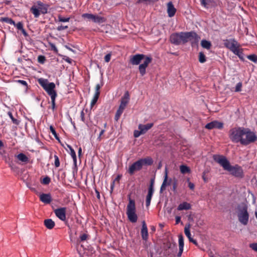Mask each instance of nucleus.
I'll list each match as a JSON object with an SVG mask.
<instances>
[{
	"mask_svg": "<svg viewBox=\"0 0 257 257\" xmlns=\"http://www.w3.org/2000/svg\"><path fill=\"white\" fill-rule=\"evenodd\" d=\"M228 137L232 143H239L243 146H247L257 141L255 134L250 129L239 126L231 128L228 132Z\"/></svg>",
	"mask_w": 257,
	"mask_h": 257,
	"instance_id": "obj_1",
	"label": "nucleus"
},
{
	"mask_svg": "<svg viewBox=\"0 0 257 257\" xmlns=\"http://www.w3.org/2000/svg\"><path fill=\"white\" fill-rule=\"evenodd\" d=\"M213 160L218 163L224 170L230 172L232 176L241 178L243 177V171L242 168L238 165L231 166L226 158L222 155H214Z\"/></svg>",
	"mask_w": 257,
	"mask_h": 257,
	"instance_id": "obj_2",
	"label": "nucleus"
},
{
	"mask_svg": "<svg viewBox=\"0 0 257 257\" xmlns=\"http://www.w3.org/2000/svg\"><path fill=\"white\" fill-rule=\"evenodd\" d=\"M199 38L196 33L191 31L173 33L170 36V41L175 45H179L181 44H184L188 41H191L192 43H197Z\"/></svg>",
	"mask_w": 257,
	"mask_h": 257,
	"instance_id": "obj_3",
	"label": "nucleus"
},
{
	"mask_svg": "<svg viewBox=\"0 0 257 257\" xmlns=\"http://www.w3.org/2000/svg\"><path fill=\"white\" fill-rule=\"evenodd\" d=\"M144 59L143 63L140 64L139 67V72L142 76H143L146 73V68L152 62V58L144 54H138L132 56L130 58V63L134 65H139L142 60Z\"/></svg>",
	"mask_w": 257,
	"mask_h": 257,
	"instance_id": "obj_4",
	"label": "nucleus"
},
{
	"mask_svg": "<svg viewBox=\"0 0 257 257\" xmlns=\"http://www.w3.org/2000/svg\"><path fill=\"white\" fill-rule=\"evenodd\" d=\"M38 82L40 85L51 97V108L54 111L56 108L55 99L57 96V92L55 90L56 87L55 83L54 82H49L47 79L42 78L39 79Z\"/></svg>",
	"mask_w": 257,
	"mask_h": 257,
	"instance_id": "obj_5",
	"label": "nucleus"
},
{
	"mask_svg": "<svg viewBox=\"0 0 257 257\" xmlns=\"http://www.w3.org/2000/svg\"><path fill=\"white\" fill-rule=\"evenodd\" d=\"M153 163V160L150 157L139 159L130 166L127 172L131 175H132L135 172L141 170L143 166H150Z\"/></svg>",
	"mask_w": 257,
	"mask_h": 257,
	"instance_id": "obj_6",
	"label": "nucleus"
},
{
	"mask_svg": "<svg viewBox=\"0 0 257 257\" xmlns=\"http://www.w3.org/2000/svg\"><path fill=\"white\" fill-rule=\"evenodd\" d=\"M126 214L131 222L135 223L137 221L138 216L136 213L135 201L134 200L131 199L130 197L126 207Z\"/></svg>",
	"mask_w": 257,
	"mask_h": 257,
	"instance_id": "obj_7",
	"label": "nucleus"
},
{
	"mask_svg": "<svg viewBox=\"0 0 257 257\" xmlns=\"http://www.w3.org/2000/svg\"><path fill=\"white\" fill-rule=\"evenodd\" d=\"M30 12L34 15L36 18H38L41 13L45 14L47 13V8L41 1H37L31 8Z\"/></svg>",
	"mask_w": 257,
	"mask_h": 257,
	"instance_id": "obj_8",
	"label": "nucleus"
},
{
	"mask_svg": "<svg viewBox=\"0 0 257 257\" xmlns=\"http://www.w3.org/2000/svg\"><path fill=\"white\" fill-rule=\"evenodd\" d=\"M237 217L239 221L243 225L247 224L249 219V214L247 211V207L244 205L241 207L238 208Z\"/></svg>",
	"mask_w": 257,
	"mask_h": 257,
	"instance_id": "obj_9",
	"label": "nucleus"
},
{
	"mask_svg": "<svg viewBox=\"0 0 257 257\" xmlns=\"http://www.w3.org/2000/svg\"><path fill=\"white\" fill-rule=\"evenodd\" d=\"M224 46L232 53L240 47V44L234 39H225L223 40Z\"/></svg>",
	"mask_w": 257,
	"mask_h": 257,
	"instance_id": "obj_10",
	"label": "nucleus"
},
{
	"mask_svg": "<svg viewBox=\"0 0 257 257\" xmlns=\"http://www.w3.org/2000/svg\"><path fill=\"white\" fill-rule=\"evenodd\" d=\"M154 179H152L151 180L150 184L148 188V194L146 196V205L147 207H148L151 204V199L154 192Z\"/></svg>",
	"mask_w": 257,
	"mask_h": 257,
	"instance_id": "obj_11",
	"label": "nucleus"
},
{
	"mask_svg": "<svg viewBox=\"0 0 257 257\" xmlns=\"http://www.w3.org/2000/svg\"><path fill=\"white\" fill-rule=\"evenodd\" d=\"M173 179L171 178L168 179V169L167 167H166L165 170V175L164 177V180L163 183L161 186L160 188V192L162 193L165 189L167 186H170L171 184L173 183Z\"/></svg>",
	"mask_w": 257,
	"mask_h": 257,
	"instance_id": "obj_12",
	"label": "nucleus"
},
{
	"mask_svg": "<svg viewBox=\"0 0 257 257\" xmlns=\"http://www.w3.org/2000/svg\"><path fill=\"white\" fill-rule=\"evenodd\" d=\"M66 208L65 207L57 208L54 211L56 216L62 221L66 220Z\"/></svg>",
	"mask_w": 257,
	"mask_h": 257,
	"instance_id": "obj_13",
	"label": "nucleus"
},
{
	"mask_svg": "<svg viewBox=\"0 0 257 257\" xmlns=\"http://www.w3.org/2000/svg\"><path fill=\"white\" fill-rule=\"evenodd\" d=\"M223 127V123L217 120L212 121L206 124L205 127L208 130L213 128L222 129Z\"/></svg>",
	"mask_w": 257,
	"mask_h": 257,
	"instance_id": "obj_14",
	"label": "nucleus"
},
{
	"mask_svg": "<svg viewBox=\"0 0 257 257\" xmlns=\"http://www.w3.org/2000/svg\"><path fill=\"white\" fill-rule=\"evenodd\" d=\"M167 13L168 15V16L170 18L173 17L175 16L176 13V9L174 7L173 3L172 2H169L167 5Z\"/></svg>",
	"mask_w": 257,
	"mask_h": 257,
	"instance_id": "obj_15",
	"label": "nucleus"
},
{
	"mask_svg": "<svg viewBox=\"0 0 257 257\" xmlns=\"http://www.w3.org/2000/svg\"><path fill=\"white\" fill-rule=\"evenodd\" d=\"M141 233L143 240H147L148 239V228L145 221H142V227L141 229Z\"/></svg>",
	"mask_w": 257,
	"mask_h": 257,
	"instance_id": "obj_16",
	"label": "nucleus"
},
{
	"mask_svg": "<svg viewBox=\"0 0 257 257\" xmlns=\"http://www.w3.org/2000/svg\"><path fill=\"white\" fill-rule=\"evenodd\" d=\"M40 200L45 204H50L52 199L50 194L42 193L40 195Z\"/></svg>",
	"mask_w": 257,
	"mask_h": 257,
	"instance_id": "obj_17",
	"label": "nucleus"
},
{
	"mask_svg": "<svg viewBox=\"0 0 257 257\" xmlns=\"http://www.w3.org/2000/svg\"><path fill=\"white\" fill-rule=\"evenodd\" d=\"M80 118L82 121L87 124V119H90V113L87 109H83L80 112Z\"/></svg>",
	"mask_w": 257,
	"mask_h": 257,
	"instance_id": "obj_18",
	"label": "nucleus"
},
{
	"mask_svg": "<svg viewBox=\"0 0 257 257\" xmlns=\"http://www.w3.org/2000/svg\"><path fill=\"white\" fill-rule=\"evenodd\" d=\"M126 106V105L125 104H122L120 102L119 107H118L117 110L116 111L115 116H114V119L116 121H117L119 119L120 116L122 114V113L123 112V110L125 108Z\"/></svg>",
	"mask_w": 257,
	"mask_h": 257,
	"instance_id": "obj_19",
	"label": "nucleus"
},
{
	"mask_svg": "<svg viewBox=\"0 0 257 257\" xmlns=\"http://www.w3.org/2000/svg\"><path fill=\"white\" fill-rule=\"evenodd\" d=\"M153 125V123H147L146 124H140L138 126V128L142 131L143 134H145L148 130L151 129Z\"/></svg>",
	"mask_w": 257,
	"mask_h": 257,
	"instance_id": "obj_20",
	"label": "nucleus"
},
{
	"mask_svg": "<svg viewBox=\"0 0 257 257\" xmlns=\"http://www.w3.org/2000/svg\"><path fill=\"white\" fill-rule=\"evenodd\" d=\"M191 208V205L190 203L187 202H183V203L180 204L178 207L177 210L179 211H181L183 210H189Z\"/></svg>",
	"mask_w": 257,
	"mask_h": 257,
	"instance_id": "obj_21",
	"label": "nucleus"
},
{
	"mask_svg": "<svg viewBox=\"0 0 257 257\" xmlns=\"http://www.w3.org/2000/svg\"><path fill=\"white\" fill-rule=\"evenodd\" d=\"M15 157L20 161L25 164L28 163L29 161L28 157L24 153H20L18 155H16Z\"/></svg>",
	"mask_w": 257,
	"mask_h": 257,
	"instance_id": "obj_22",
	"label": "nucleus"
},
{
	"mask_svg": "<svg viewBox=\"0 0 257 257\" xmlns=\"http://www.w3.org/2000/svg\"><path fill=\"white\" fill-rule=\"evenodd\" d=\"M44 224L46 227L49 229H51L55 226V223L51 219H47L44 220Z\"/></svg>",
	"mask_w": 257,
	"mask_h": 257,
	"instance_id": "obj_23",
	"label": "nucleus"
},
{
	"mask_svg": "<svg viewBox=\"0 0 257 257\" xmlns=\"http://www.w3.org/2000/svg\"><path fill=\"white\" fill-rule=\"evenodd\" d=\"M130 99V96L129 92L128 91H126L125 92L123 96L121 98L120 102L122 104H124L126 105H127L129 102Z\"/></svg>",
	"mask_w": 257,
	"mask_h": 257,
	"instance_id": "obj_24",
	"label": "nucleus"
},
{
	"mask_svg": "<svg viewBox=\"0 0 257 257\" xmlns=\"http://www.w3.org/2000/svg\"><path fill=\"white\" fill-rule=\"evenodd\" d=\"M106 21V19L105 18L94 15L93 22L97 24H101L105 23Z\"/></svg>",
	"mask_w": 257,
	"mask_h": 257,
	"instance_id": "obj_25",
	"label": "nucleus"
},
{
	"mask_svg": "<svg viewBox=\"0 0 257 257\" xmlns=\"http://www.w3.org/2000/svg\"><path fill=\"white\" fill-rule=\"evenodd\" d=\"M201 46L204 49L207 50H209L211 48L212 46L211 43L206 40H202L201 41Z\"/></svg>",
	"mask_w": 257,
	"mask_h": 257,
	"instance_id": "obj_26",
	"label": "nucleus"
},
{
	"mask_svg": "<svg viewBox=\"0 0 257 257\" xmlns=\"http://www.w3.org/2000/svg\"><path fill=\"white\" fill-rule=\"evenodd\" d=\"M190 227L191 225L189 223H188L186 224L184 228V233L186 236L188 237L189 240H191V239H192L191 234L190 231Z\"/></svg>",
	"mask_w": 257,
	"mask_h": 257,
	"instance_id": "obj_27",
	"label": "nucleus"
},
{
	"mask_svg": "<svg viewBox=\"0 0 257 257\" xmlns=\"http://www.w3.org/2000/svg\"><path fill=\"white\" fill-rule=\"evenodd\" d=\"M233 53L237 55L241 60L243 61L244 60L243 56V49L242 48H240V47H239L234 52H233Z\"/></svg>",
	"mask_w": 257,
	"mask_h": 257,
	"instance_id": "obj_28",
	"label": "nucleus"
},
{
	"mask_svg": "<svg viewBox=\"0 0 257 257\" xmlns=\"http://www.w3.org/2000/svg\"><path fill=\"white\" fill-rule=\"evenodd\" d=\"M0 22H5L11 25H15V22L11 18H9L8 17H2L0 19Z\"/></svg>",
	"mask_w": 257,
	"mask_h": 257,
	"instance_id": "obj_29",
	"label": "nucleus"
},
{
	"mask_svg": "<svg viewBox=\"0 0 257 257\" xmlns=\"http://www.w3.org/2000/svg\"><path fill=\"white\" fill-rule=\"evenodd\" d=\"M68 148L69 149L70 151V154L73 160L75 163H76V155L75 151L72 148V147L70 145H67Z\"/></svg>",
	"mask_w": 257,
	"mask_h": 257,
	"instance_id": "obj_30",
	"label": "nucleus"
},
{
	"mask_svg": "<svg viewBox=\"0 0 257 257\" xmlns=\"http://www.w3.org/2000/svg\"><path fill=\"white\" fill-rule=\"evenodd\" d=\"M180 172L182 174L188 173L190 172V168L186 165H181L180 167Z\"/></svg>",
	"mask_w": 257,
	"mask_h": 257,
	"instance_id": "obj_31",
	"label": "nucleus"
},
{
	"mask_svg": "<svg viewBox=\"0 0 257 257\" xmlns=\"http://www.w3.org/2000/svg\"><path fill=\"white\" fill-rule=\"evenodd\" d=\"M202 6L205 8H208L211 5V0H200Z\"/></svg>",
	"mask_w": 257,
	"mask_h": 257,
	"instance_id": "obj_32",
	"label": "nucleus"
},
{
	"mask_svg": "<svg viewBox=\"0 0 257 257\" xmlns=\"http://www.w3.org/2000/svg\"><path fill=\"white\" fill-rule=\"evenodd\" d=\"M198 59L199 62L201 63H204L206 62V56L202 52L199 53Z\"/></svg>",
	"mask_w": 257,
	"mask_h": 257,
	"instance_id": "obj_33",
	"label": "nucleus"
},
{
	"mask_svg": "<svg viewBox=\"0 0 257 257\" xmlns=\"http://www.w3.org/2000/svg\"><path fill=\"white\" fill-rule=\"evenodd\" d=\"M103 85V82L102 81H101L100 84H97L95 88V93L97 94L98 95H100V89Z\"/></svg>",
	"mask_w": 257,
	"mask_h": 257,
	"instance_id": "obj_34",
	"label": "nucleus"
},
{
	"mask_svg": "<svg viewBox=\"0 0 257 257\" xmlns=\"http://www.w3.org/2000/svg\"><path fill=\"white\" fill-rule=\"evenodd\" d=\"M8 114L9 116H10V117L11 118L13 123H14L16 125H18L19 124L20 121L19 120H18L17 119L15 118L14 117L13 114L11 112L9 111Z\"/></svg>",
	"mask_w": 257,
	"mask_h": 257,
	"instance_id": "obj_35",
	"label": "nucleus"
},
{
	"mask_svg": "<svg viewBox=\"0 0 257 257\" xmlns=\"http://www.w3.org/2000/svg\"><path fill=\"white\" fill-rule=\"evenodd\" d=\"M94 15L92 14L85 13L82 15V17L84 19L86 18L88 20H92L93 21L94 19Z\"/></svg>",
	"mask_w": 257,
	"mask_h": 257,
	"instance_id": "obj_36",
	"label": "nucleus"
},
{
	"mask_svg": "<svg viewBox=\"0 0 257 257\" xmlns=\"http://www.w3.org/2000/svg\"><path fill=\"white\" fill-rule=\"evenodd\" d=\"M179 247L183 248L184 247V238L182 234L179 235Z\"/></svg>",
	"mask_w": 257,
	"mask_h": 257,
	"instance_id": "obj_37",
	"label": "nucleus"
},
{
	"mask_svg": "<svg viewBox=\"0 0 257 257\" xmlns=\"http://www.w3.org/2000/svg\"><path fill=\"white\" fill-rule=\"evenodd\" d=\"M246 57L248 59L251 61L252 62L254 63H257V55L255 54L247 55Z\"/></svg>",
	"mask_w": 257,
	"mask_h": 257,
	"instance_id": "obj_38",
	"label": "nucleus"
},
{
	"mask_svg": "<svg viewBox=\"0 0 257 257\" xmlns=\"http://www.w3.org/2000/svg\"><path fill=\"white\" fill-rule=\"evenodd\" d=\"M99 95H98L97 94H94L93 97V98L91 101V107H93L96 103L97 102L98 99L99 98Z\"/></svg>",
	"mask_w": 257,
	"mask_h": 257,
	"instance_id": "obj_39",
	"label": "nucleus"
},
{
	"mask_svg": "<svg viewBox=\"0 0 257 257\" xmlns=\"http://www.w3.org/2000/svg\"><path fill=\"white\" fill-rule=\"evenodd\" d=\"M50 130L51 133L52 134V135L54 136V137L55 138V139L59 141V137H58L56 132L55 131V128L52 125L50 126Z\"/></svg>",
	"mask_w": 257,
	"mask_h": 257,
	"instance_id": "obj_40",
	"label": "nucleus"
},
{
	"mask_svg": "<svg viewBox=\"0 0 257 257\" xmlns=\"http://www.w3.org/2000/svg\"><path fill=\"white\" fill-rule=\"evenodd\" d=\"M70 18H64L61 15L58 16V21L60 22H68L70 20Z\"/></svg>",
	"mask_w": 257,
	"mask_h": 257,
	"instance_id": "obj_41",
	"label": "nucleus"
},
{
	"mask_svg": "<svg viewBox=\"0 0 257 257\" xmlns=\"http://www.w3.org/2000/svg\"><path fill=\"white\" fill-rule=\"evenodd\" d=\"M46 60V57L43 55H39L38 57V62L40 64H44Z\"/></svg>",
	"mask_w": 257,
	"mask_h": 257,
	"instance_id": "obj_42",
	"label": "nucleus"
},
{
	"mask_svg": "<svg viewBox=\"0 0 257 257\" xmlns=\"http://www.w3.org/2000/svg\"><path fill=\"white\" fill-rule=\"evenodd\" d=\"M88 235L86 233H83L80 235L79 238L80 241H84L87 240Z\"/></svg>",
	"mask_w": 257,
	"mask_h": 257,
	"instance_id": "obj_43",
	"label": "nucleus"
},
{
	"mask_svg": "<svg viewBox=\"0 0 257 257\" xmlns=\"http://www.w3.org/2000/svg\"><path fill=\"white\" fill-rule=\"evenodd\" d=\"M242 83L241 82H238L235 88V92H240L241 91V88H242Z\"/></svg>",
	"mask_w": 257,
	"mask_h": 257,
	"instance_id": "obj_44",
	"label": "nucleus"
},
{
	"mask_svg": "<svg viewBox=\"0 0 257 257\" xmlns=\"http://www.w3.org/2000/svg\"><path fill=\"white\" fill-rule=\"evenodd\" d=\"M51 181L50 178L49 177H46L43 178L42 183L43 184L47 185L50 183Z\"/></svg>",
	"mask_w": 257,
	"mask_h": 257,
	"instance_id": "obj_45",
	"label": "nucleus"
},
{
	"mask_svg": "<svg viewBox=\"0 0 257 257\" xmlns=\"http://www.w3.org/2000/svg\"><path fill=\"white\" fill-rule=\"evenodd\" d=\"M249 246L253 250L257 252V243H252L249 244Z\"/></svg>",
	"mask_w": 257,
	"mask_h": 257,
	"instance_id": "obj_46",
	"label": "nucleus"
},
{
	"mask_svg": "<svg viewBox=\"0 0 257 257\" xmlns=\"http://www.w3.org/2000/svg\"><path fill=\"white\" fill-rule=\"evenodd\" d=\"M54 159L55 167H59L60 166V161L57 155H54Z\"/></svg>",
	"mask_w": 257,
	"mask_h": 257,
	"instance_id": "obj_47",
	"label": "nucleus"
},
{
	"mask_svg": "<svg viewBox=\"0 0 257 257\" xmlns=\"http://www.w3.org/2000/svg\"><path fill=\"white\" fill-rule=\"evenodd\" d=\"M142 135H144L143 133L142 132L141 130H139V131L136 130L134 131V136L135 138H138L139 136H140Z\"/></svg>",
	"mask_w": 257,
	"mask_h": 257,
	"instance_id": "obj_48",
	"label": "nucleus"
},
{
	"mask_svg": "<svg viewBox=\"0 0 257 257\" xmlns=\"http://www.w3.org/2000/svg\"><path fill=\"white\" fill-rule=\"evenodd\" d=\"M173 190L175 191L177 187V180L176 178H174L173 182L172 183Z\"/></svg>",
	"mask_w": 257,
	"mask_h": 257,
	"instance_id": "obj_49",
	"label": "nucleus"
},
{
	"mask_svg": "<svg viewBox=\"0 0 257 257\" xmlns=\"http://www.w3.org/2000/svg\"><path fill=\"white\" fill-rule=\"evenodd\" d=\"M15 26L19 30H21L23 29V24H22V22H18L16 24H15Z\"/></svg>",
	"mask_w": 257,
	"mask_h": 257,
	"instance_id": "obj_50",
	"label": "nucleus"
},
{
	"mask_svg": "<svg viewBox=\"0 0 257 257\" xmlns=\"http://www.w3.org/2000/svg\"><path fill=\"white\" fill-rule=\"evenodd\" d=\"M68 27L67 26L61 25V26H59L57 28V30L59 31H61L66 30V29H68Z\"/></svg>",
	"mask_w": 257,
	"mask_h": 257,
	"instance_id": "obj_51",
	"label": "nucleus"
},
{
	"mask_svg": "<svg viewBox=\"0 0 257 257\" xmlns=\"http://www.w3.org/2000/svg\"><path fill=\"white\" fill-rule=\"evenodd\" d=\"M111 58V54H108L104 57V60L106 62H109Z\"/></svg>",
	"mask_w": 257,
	"mask_h": 257,
	"instance_id": "obj_52",
	"label": "nucleus"
},
{
	"mask_svg": "<svg viewBox=\"0 0 257 257\" xmlns=\"http://www.w3.org/2000/svg\"><path fill=\"white\" fill-rule=\"evenodd\" d=\"M63 59L66 61L67 62V63H69V64H72V59H71V58H70L69 57H66L65 58H63Z\"/></svg>",
	"mask_w": 257,
	"mask_h": 257,
	"instance_id": "obj_53",
	"label": "nucleus"
},
{
	"mask_svg": "<svg viewBox=\"0 0 257 257\" xmlns=\"http://www.w3.org/2000/svg\"><path fill=\"white\" fill-rule=\"evenodd\" d=\"M51 49L52 50H53L54 51H55L56 52H57L58 51L57 48H56V47L55 46V45L54 44H51Z\"/></svg>",
	"mask_w": 257,
	"mask_h": 257,
	"instance_id": "obj_54",
	"label": "nucleus"
},
{
	"mask_svg": "<svg viewBox=\"0 0 257 257\" xmlns=\"http://www.w3.org/2000/svg\"><path fill=\"white\" fill-rule=\"evenodd\" d=\"M18 82L24 86H27V83L26 81L23 80H19Z\"/></svg>",
	"mask_w": 257,
	"mask_h": 257,
	"instance_id": "obj_55",
	"label": "nucleus"
},
{
	"mask_svg": "<svg viewBox=\"0 0 257 257\" xmlns=\"http://www.w3.org/2000/svg\"><path fill=\"white\" fill-rule=\"evenodd\" d=\"M176 224H178L181 221V217L177 216L175 217Z\"/></svg>",
	"mask_w": 257,
	"mask_h": 257,
	"instance_id": "obj_56",
	"label": "nucleus"
},
{
	"mask_svg": "<svg viewBox=\"0 0 257 257\" xmlns=\"http://www.w3.org/2000/svg\"><path fill=\"white\" fill-rule=\"evenodd\" d=\"M188 187H189V188L191 190H193L194 188V185L193 183H191V182H189L188 183Z\"/></svg>",
	"mask_w": 257,
	"mask_h": 257,
	"instance_id": "obj_57",
	"label": "nucleus"
},
{
	"mask_svg": "<svg viewBox=\"0 0 257 257\" xmlns=\"http://www.w3.org/2000/svg\"><path fill=\"white\" fill-rule=\"evenodd\" d=\"M183 251V248H179V252L177 254V256L178 257H180L182 254Z\"/></svg>",
	"mask_w": 257,
	"mask_h": 257,
	"instance_id": "obj_58",
	"label": "nucleus"
},
{
	"mask_svg": "<svg viewBox=\"0 0 257 257\" xmlns=\"http://www.w3.org/2000/svg\"><path fill=\"white\" fill-rule=\"evenodd\" d=\"M190 242H192L193 244H194L196 245H197V242L196 240L194 239L193 238L191 239V240H189Z\"/></svg>",
	"mask_w": 257,
	"mask_h": 257,
	"instance_id": "obj_59",
	"label": "nucleus"
},
{
	"mask_svg": "<svg viewBox=\"0 0 257 257\" xmlns=\"http://www.w3.org/2000/svg\"><path fill=\"white\" fill-rule=\"evenodd\" d=\"M190 242H192L193 244H194L196 245H197V242L196 240L194 239L193 238L191 239V240H189Z\"/></svg>",
	"mask_w": 257,
	"mask_h": 257,
	"instance_id": "obj_60",
	"label": "nucleus"
},
{
	"mask_svg": "<svg viewBox=\"0 0 257 257\" xmlns=\"http://www.w3.org/2000/svg\"><path fill=\"white\" fill-rule=\"evenodd\" d=\"M104 132H105L104 130H102L101 131V132L99 133V137H98V139L100 140V138H101V136L103 135Z\"/></svg>",
	"mask_w": 257,
	"mask_h": 257,
	"instance_id": "obj_61",
	"label": "nucleus"
},
{
	"mask_svg": "<svg viewBox=\"0 0 257 257\" xmlns=\"http://www.w3.org/2000/svg\"><path fill=\"white\" fill-rule=\"evenodd\" d=\"M205 172H203V175H202V178H203V180H204L205 182H207V181H208V180H207V179L206 178V177H205Z\"/></svg>",
	"mask_w": 257,
	"mask_h": 257,
	"instance_id": "obj_62",
	"label": "nucleus"
},
{
	"mask_svg": "<svg viewBox=\"0 0 257 257\" xmlns=\"http://www.w3.org/2000/svg\"><path fill=\"white\" fill-rule=\"evenodd\" d=\"M81 153H82V149L81 147H79V149H78V156H80V155H81Z\"/></svg>",
	"mask_w": 257,
	"mask_h": 257,
	"instance_id": "obj_63",
	"label": "nucleus"
},
{
	"mask_svg": "<svg viewBox=\"0 0 257 257\" xmlns=\"http://www.w3.org/2000/svg\"><path fill=\"white\" fill-rule=\"evenodd\" d=\"M21 31H22V33H23V34L24 35L26 36V35H27V33H26V31L24 30V28H23L22 30H21Z\"/></svg>",
	"mask_w": 257,
	"mask_h": 257,
	"instance_id": "obj_64",
	"label": "nucleus"
}]
</instances>
